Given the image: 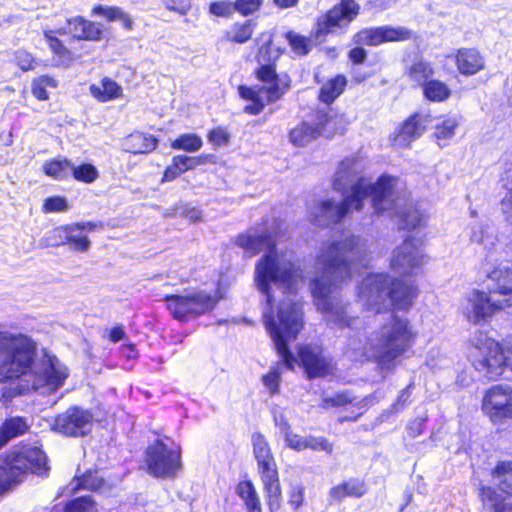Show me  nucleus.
I'll list each match as a JSON object with an SVG mask.
<instances>
[{
	"instance_id": "1",
	"label": "nucleus",
	"mask_w": 512,
	"mask_h": 512,
	"mask_svg": "<svg viewBox=\"0 0 512 512\" xmlns=\"http://www.w3.org/2000/svg\"><path fill=\"white\" fill-rule=\"evenodd\" d=\"M278 232L273 228L271 232L261 229L250 230L241 234L236 239V244L242 248L246 255L252 257L260 251L265 254L257 261L254 271V281L260 293L266 297V307L263 316L266 328L273 340L275 348L283 363L288 369H293L297 362L288 351L287 344L296 339L303 327L302 310L299 304L294 302L282 303L277 317L270 313L272 303L271 286L291 294L302 283V273L292 261V255L276 244Z\"/></svg>"
},
{
	"instance_id": "2",
	"label": "nucleus",
	"mask_w": 512,
	"mask_h": 512,
	"mask_svg": "<svg viewBox=\"0 0 512 512\" xmlns=\"http://www.w3.org/2000/svg\"><path fill=\"white\" fill-rule=\"evenodd\" d=\"M367 261L366 243L359 237L329 240L320 247L314 264L316 275L310 286L318 310L332 328L359 329L361 321L348 317L336 290Z\"/></svg>"
},
{
	"instance_id": "3",
	"label": "nucleus",
	"mask_w": 512,
	"mask_h": 512,
	"mask_svg": "<svg viewBox=\"0 0 512 512\" xmlns=\"http://www.w3.org/2000/svg\"><path fill=\"white\" fill-rule=\"evenodd\" d=\"M35 356L36 343L30 337L0 331V381L17 380L2 389L5 401L32 391L54 392L63 386L67 367L54 355L44 353L40 359Z\"/></svg>"
},
{
	"instance_id": "4",
	"label": "nucleus",
	"mask_w": 512,
	"mask_h": 512,
	"mask_svg": "<svg viewBox=\"0 0 512 512\" xmlns=\"http://www.w3.org/2000/svg\"><path fill=\"white\" fill-rule=\"evenodd\" d=\"M370 200L377 213L388 212L401 218L402 229H415L426 222V215L412 205H407V199L398 178L382 176L371 186L365 180L353 187V193L346 199L345 206H335L329 203L319 208L323 215L331 220L346 216L352 209L360 211L364 202Z\"/></svg>"
},
{
	"instance_id": "5",
	"label": "nucleus",
	"mask_w": 512,
	"mask_h": 512,
	"mask_svg": "<svg viewBox=\"0 0 512 512\" xmlns=\"http://www.w3.org/2000/svg\"><path fill=\"white\" fill-rule=\"evenodd\" d=\"M417 333L406 318L391 316L379 332L366 339L349 337L348 349L355 360L374 359L385 365L408 351Z\"/></svg>"
},
{
	"instance_id": "6",
	"label": "nucleus",
	"mask_w": 512,
	"mask_h": 512,
	"mask_svg": "<svg viewBox=\"0 0 512 512\" xmlns=\"http://www.w3.org/2000/svg\"><path fill=\"white\" fill-rule=\"evenodd\" d=\"M271 37L270 33L261 35L265 43L260 46L257 55L260 67L256 71V77L262 85L258 88L240 86L238 89L240 96L250 102L244 111L251 115L261 113L267 104L279 100L289 87L286 78L279 77L275 71L273 62L280 56V50L272 49Z\"/></svg>"
},
{
	"instance_id": "7",
	"label": "nucleus",
	"mask_w": 512,
	"mask_h": 512,
	"mask_svg": "<svg viewBox=\"0 0 512 512\" xmlns=\"http://www.w3.org/2000/svg\"><path fill=\"white\" fill-rule=\"evenodd\" d=\"M415 288L401 281H392L384 273L370 274L359 287L358 298L367 310L379 313L394 306L405 309L415 297Z\"/></svg>"
},
{
	"instance_id": "8",
	"label": "nucleus",
	"mask_w": 512,
	"mask_h": 512,
	"mask_svg": "<svg viewBox=\"0 0 512 512\" xmlns=\"http://www.w3.org/2000/svg\"><path fill=\"white\" fill-rule=\"evenodd\" d=\"M468 359L475 370L489 380L508 378L506 373L512 372V351L482 331L470 339Z\"/></svg>"
},
{
	"instance_id": "9",
	"label": "nucleus",
	"mask_w": 512,
	"mask_h": 512,
	"mask_svg": "<svg viewBox=\"0 0 512 512\" xmlns=\"http://www.w3.org/2000/svg\"><path fill=\"white\" fill-rule=\"evenodd\" d=\"M28 471L42 475L48 471L47 457L38 447L29 446L12 451L0 465V494L12 483L22 480Z\"/></svg>"
},
{
	"instance_id": "10",
	"label": "nucleus",
	"mask_w": 512,
	"mask_h": 512,
	"mask_svg": "<svg viewBox=\"0 0 512 512\" xmlns=\"http://www.w3.org/2000/svg\"><path fill=\"white\" fill-rule=\"evenodd\" d=\"M251 442L253 454L257 461L258 472L266 492L267 504L270 511L274 512L279 509L281 498L277 465L270 445L264 435L258 432L253 433Z\"/></svg>"
},
{
	"instance_id": "11",
	"label": "nucleus",
	"mask_w": 512,
	"mask_h": 512,
	"mask_svg": "<svg viewBox=\"0 0 512 512\" xmlns=\"http://www.w3.org/2000/svg\"><path fill=\"white\" fill-rule=\"evenodd\" d=\"M363 168L364 165L362 161L355 157L347 158L341 161L334 174L333 186L334 189L337 191H344L347 188V186L351 184L352 186L350 193L345 196L344 200L341 203H335L334 201L327 199L315 202L314 204L310 205L308 208V215L310 221L314 222L319 226H324L330 223H336L340 221L343 217L335 221L328 219L323 215L324 213L321 211L319 207L324 203H329L335 206H345L346 199L353 193V187L356 186L362 180H365L366 183H368L371 186L375 185L376 182L371 183L369 180L365 178H359L355 183H353L357 176L362 172Z\"/></svg>"
},
{
	"instance_id": "12",
	"label": "nucleus",
	"mask_w": 512,
	"mask_h": 512,
	"mask_svg": "<svg viewBox=\"0 0 512 512\" xmlns=\"http://www.w3.org/2000/svg\"><path fill=\"white\" fill-rule=\"evenodd\" d=\"M219 301L216 293L204 290L189 291L182 295L166 298L167 308L174 318L187 321L190 318L212 311Z\"/></svg>"
},
{
	"instance_id": "13",
	"label": "nucleus",
	"mask_w": 512,
	"mask_h": 512,
	"mask_svg": "<svg viewBox=\"0 0 512 512\" xmlns=\"http://www.w3.org/2000/svg\"><path fill=\"white\" fill-rule=\"evenodd\" d=\"M145 463L154 477H174L181 469L180 447L172 441L157 440L147 448Z\"/></svg>"
},
{
	"instance_id": "14",
	"label": "nucleus",
	"mask_w": 512,
	"mask_h": 512,
	"mask_svg": "<svg viewBox=\"0 0 512 512\" xmlns=\"http://www.w3.org/2000/svg\"><path fill=\"white\" fill-rule=\"evenodd\" d=\"M482 410L494 425L512 420V387L507 384L490 387L483 396Z\"/></svg>"
},
{
	"instance_id": "15",
	"label": "nucleus",
	"mask_w": 512,
	"mask_h": 512,
	"mask_svg": "<svg viewBox=\"0 0 512 512\" xmlns=\"http://www.w3.org/2000/svg\"><path fill=\"white\" fill-rule=\"evenodd\" d=\"M504 309L500 300L481 290L469 292L462 304L461 312L466 320L474 325L487 323L498 311Z\"/></svg>"
},
{
	"instance_id": "16",
	"label": "nucleus",
	"mask_w": 512,
	"mask_h": 512,
	"mask_svg": "<svg viewBox=\"0 0 512 512\" xmlns=\"http://www.w3.org/2000/svg\"><path fill=\"white\" fill-rule=\"evenodd\" d=\"M359 6L354 0H341L325 15L320 17L315 30V37L320 39L329 33H334L337 29H342L356 17Z\"/></svg>"
},
{
	"instance_id": "17",
	"label": "nucleus",
	"mask_w": 512,
	"mask_h": 512,
	"mask_svg": "<svg viewBox=\"0 0 512 512\" xmlns=\"http://www.w3.org/2000/svg\"><path fill=\"white\" fill-rule=\"evenodd\" d=\"M93 415L79 407H71L58 415L53 423L55 431L72 437L85 436L92 430Z\"/></svg>"
},
{
	"instance_id": "18",
	"label": "nucleus",
	"mask_w": 512,
	"mask_h": 512,
	"mask_svg": "<svg viewBox=\"0 0 512 512\" xmlns=\"http://www.w3.org/2000/svg\"><path fill=\"white\" fill-rule=\"evenodd\" d=\"M425 263V255L419 244L405 240L392 254L391 269L399 275H411Z\"/></svg>"
},
{
	"instance_id": "19",
	"label": "nucleus",
	"mask_w": 512,
	"mask_h": 512,
	"mask_svg": "<svg viewBox=\"0 0 512 512\" xmlns=\"http://www.w3.org/2000/svg\"><path fill=\"white\" fill-rule=\"evenodd\" d=\"M412 32L405 27L381 26L363 29L354 36L355 44L377 46L385 42L405 41Z\"/></svg>"
},
{
	"instance_id": "20",
	"label": "nucleus",
	"mask_w": 512,
	"mask_h": 512,
	"mask_svg": "<svg viewBox=\"0 0 512 512\" xmlns=\"http://www.w3.org/2000/svg\"><path fill=\"white\" fill-rule=\"evenodd\" d=\"M301 364L308 377H325L334 371L332 360L322 354L318 346H304L299 350Z\"/></svg>"
},
{
	"instance_id": "21",
	"label": "nucleus",
	"mask_w": 512,
	"mask_h": 512,
	"mask_svg": "<svg viewBox=\"0 0 512 512\" xmlns=\"http://www.w3.org/2000/svg\"><path fill=\"white\" fill-rule=\"evenodd\" d=\"M497 265L487 271V277L494 283L493 292L504 296L500 300L505 307L512 306V262H497Z\"/></svg>"
},
{
	"instance_id": "22",
	"label": "nucleus",
	"mask_w": 512,
	"mask_h": 512,
	"mask_svg": "<svg viewBox=\"0 0 512 512\" xmlns=\"http://www.w3.org/2000/svg\"><path fill=\"white\" fill-rule=\"evenodd\" d=\"M429 123L430 120L427 115L415 114L409 117L398 130L395 136V144L401 147L409 146L411 142L423 134Z\"/></svg>"
},
{
	"instance_id": "23",
	"label": "nucleus",
	"mask_w": 512,
	"mask_h": 512,
	"mask_svg": "<svg viewBox=\"0 0 512 512\" xmlns=\"http://www.w3.org/2000/svg\"><path fill=\"white\" fill-rule=\"evenodd\" d=\"M367 490L363 479L351 477L333 486L329 490V498L336 502H341L346 497L361 498L367 493Z\"/></svg>"
},
{
	"instance_id": "24",
	"label": "nucleus",
	"mask_w": 512,
	"mask_h": 512,
	"mask_svg": "<svg viewBox=\"0 0 512 512\" xmlns=\"http://www.w3.org/2000/svg\"><path fill=\"white\" fill-rule=\"evenodd\" d=\"M500 181L507 191L501 200V210L507 223L512 225V154H507L503 160V171Z\"/></svg>"
},
{
	"instance_id": "25",
	"label": "nucleus",
	"mask_w": 512,
	"mask_h": 512,
	"mask_svg": "<svg viewBox=\"0 0 512 512\" xmlns=\"http://www.w3.org/2000/svg\"><path fill=\"white\" fill-rule=\"evenodd\" d=\"M96 228L97 224L93 222L69 224L67 243L70 244L72 249L75 251L82 253L88 251L91 246V242L83 233L94 231Z\"/></svg>"
},
{
	"instance_id": "26",
	"label": "nucleus",
	"mask_w": 512,
	"mask_h": 512,
	"mask_svg": "<svg viewBox=\"0 0 512 512\" xmlns=\"http://www.w3.org/2000/svg\"><path fill=\"white\" fill-rule=\"evenodd\" d=\"M456 65L463 75H474L484 68L482 55L475 49H460L456 54Z\"/></svg>"
},
{
	"instance_id": "27",
	"label": "nucleus",
	"mask_w": 512,
	"mask_h": 512,
	"mask_svg": "<svg viewBox=\"0 0 512 512\" xmlns=\"http://www.w3.org/2000/svg\"><path fill=\"white\" fill-rule=\"evenodd\" d=\"M157 145V138L142 132H134L122 142L123 149L133 154L149 153L155 150Z\"/></svg>"
},
{
	"instance_id": "28",
	"label": "nucleus",
	"mask_w": 512,
	"mask_h": 512,
	"mask_svg": "<svg viewBox=\"0 0 512 512\" xmlns=\"http://www.w3.org/2000/svg\"><path fill=\"white\" fill-rule=\"evenodd\" d=\"M91 95L100 102H108L122 96L121 86L109 78H103L100 82L91 84Z\"/></svg>"
},
{
	"instance_id": "29",
	"label": "nucleus",
	"mask_w": 512,
	"mask_h": 512,
	"mask_svg": "<svg viewBox=\"0 0 512 512\" xmlns=\"http://www.w3.org/2000/svg\"><path fill=\"white\" fill-rule=\"evenodd\" d=\"M491 476L501 491L512 496V460L499 461Z\"/></svg>"
},
{
	"instance_id": "30",
	"label": "nucleus",
	"mask_w": 512,
	"mask_h": 512,
	"mask_svg": "<svg viewBox=\"0 0 512 512\" xmlns=\"http://www.w3.org/2000/svg\"><path fill=\"white\" fill-rule=\"evenodd\" d=\"M481 499L487 512H512V503L505 502L502 496L491 487L481 489Z\"/></svg>"
},
{
	"instance_id": "31",
	"label": "nucleus",
	"mask_w": 512,
	"mask_h": 512,
	"mask_svg": "<svg viewBox=\"0 0 512 512\" xmlns=\"http://www.w3.org/2000/svg\"><path fill=\"white\" fill-rule=\"evenodd\" d=\"M254 28L255 24L251 20L235 22L225 31L224 40L236 44H244L250 40Z\"/></svg>"
},
{
	"instance_id": "32",
	"label": "nucleus",
	"mask_w": 512,
	"mask_h": 512,
	"mask_svg": "<svg viewBox=\"0 0 512 512\" xmlns=\"http://www.w3.org/2000/svg\"><path fill=\"white\" fill-rule=\"evenodd\" d=\"M27 429L28 424L23 418L7 419L0 428V449L12 438L23 435Z\"/></svg>"
},
{
	"instance_id": "33",
	"label": "nucleus",
	"mask_w": 512,
	"mask_h": 512,
	"mask_svg": "<svg viewBox=\"0 0 512 512\" xmlns=\"http://www.w3.org/2000/svg\"><path fill=\"white\" fill-rule=\"evenodd\" d=\"M319 136L316 125L308 124L303 122L297 125L290 131L289 138L290 141L299 147H303L311 143Z\"/></svg>"
},
{
	"instance_id": "34",
	"label": "nucleus",
	"mask_w": 512,
	"mask_h": 512,
	"mask_svg": "<svg viewBox=\"0 0 512 512\" xmlns=\"http://www.w3.org/2000/svg\"><path fill=\"white\" fill-rule=\"evenodd\" d=\"M340 123L341 118L328 111H318L315 116V125L318 130V134L325 137L333 136L338 131V124Z\"/></svg>"
},
{
	"instance_id": "35",
	"label": "nucleus",
	"mask_w": 512,
	"mask_h": 512,
	"mask_svg": "<svg viewBox=\"0 0 512 512\" xmlns=\"http://www.w3.org/2000/svg\"><path fill=\"white\" fill-rule=\"evenodd\" d=\"M345 86L346 78L337 75L321 87L319 99L326 104H330L344 91Z\"/></svg>"
},
{
	"instance_id": "36",
	"label": "nucleus",
	"mask_w": 512,
	"mask_h": 512,
	"mask_svg": "<svg viewBox=\"0 0 512 512\" xmlns=\"http://www.w3.org/2000/svg\"><path fill=\"white\" fill-rule=\"evenodd\" d=\"M55 31H44V37L52 52L58 57L57 65L69 66L73 61V54L54 36Z\"/></svg>"
},
{
	"instance_id": "37",
	"label": "nucleus",
	"mask_w": 512,
	"mask_h": 512,
	"mask_svg": "<svg viewBox=\"0 0 512 512\" xmlns=\"http://www.w3.org/2000/svg\"><path fill=\"white\" fill-rule=\"evenodd\" d=\"M460 124V118L457 116H449L444 118L435 126V137L439 145L444 146L454 137L455 130Z\"/></svg>"
},
{
	"instance_id": "38",
	"label": "nucleus",
	"mask_w": 512,
	"mask_h": 512,
	"mask_svg": "<svg viewBox=\"0 0 512 512\" xmlns=\"http://www.w3.org/2000/svg\"><path fill=\"white\" fill-rule=\"evenodd\" d=\"M71 164L66 158L54 159L44 163L43 171L54 179H66L71 172Z\"/></svg>"
},
{
	"instance_id": "39",
	"label": "nucleus",
	"mask_w": 512,
	"mask_h": 512,
	"mask_svg": "<svg viewBox=\"0 0 512 512\" xmlns=\"http://www.w3.org/2000/svg\"><path fill=\"white\" fill-rule=\"evenodd\" d=\"M407 75L416 84L425 85L427 79L433 75V69L429 63L419 60L409 67Z\"/></svg>"
},
{
	"instance_id": "40",
	"label": "nucleus",
	"mask_w": 512,
	"mask_h": 512,
	"mask_svg": "<svg viewBox=\"0 0 512 512\" xmlns=\"http://www.w3.org/2000/svg\"><path fill=\"white\" fill-rule=\"evenodd\" d=\"M424 95L431 101L440 102L449 97L450 90L445 83L438 80H431L424 85Z\"/></svg>"
},
{
	"instance_id": "41",
	"label": "nucleus",
	"mask_w": 512,
	"mask_h": 512,
	"mask_svg": "<svg viewBox=\"0 0 512 512\" xmlns=\"http://www.w3.org/2000/svg\"><path fill=\"white\" fill-rule=\"evenodd\" d=\"M203 145L202 139L196 134H183L176 138L171 147L175 150H183L186 152H197Z\"/></svg>"
},
{
	"instance_id": "42",
	"label": "nucleus",
	"mask_w": 512,
	"mask_h": 512,
	"mask_svg": "<svg viewBox=\"0 0 512 512\" xmlns=\"http://www.w3.org/2000/svg\"><path fill=\"white\" fill-rule=\"evenodd\" d=\"M56 87L57 81L54 78L47 75H42L32 81L31 91L34 97H36L38 100L44 101L49 98L47 88Z\"/></svg>"
},
{
	"instance_id": "43",
	"label": "nucleus",
	"mask_w": 512,
	"mask_h": 512,
	"mask_svg": "<svg viewBox=\"0 0 512 512\" xmlns=\"http://www.w3.org/2000/svg\"><path fill=\"white\" fill-rule=\"evenodd\" d=\"M73 177L77 181L92 183L94 182L98 176V170L92 164H82L79 166H74L71 164V172Z\"/></svg>"
},
{
	"instance_id": "44",
	"label": "nucleus",
	"mask_w": 512,
	"mask_h": 512,
	"mask_svg": "<svg viewBox=\"0 0 512 512\" xmlns=\"http://www.w3.org/2000/svg\"><path fill=\"white\" fill-rule=\"evenodd\" d=\"M286 39L292 51L297 55H306L311 49V41L293 31L286 34Z\"/></svg>"
},
{
	"instance_id": "45",
	"label": "nucleus",
	"mask_w": 512,
	"mask_h": 512,
	"mask_svg": "<svg viewBox=\"0 0 512 512\" xmlns=\"http://www.w3.org/2000/svg\"><path fill=\"white\" fill-rule=\"evenodd\" d=\"M84 23V18L81 16H77L71 19H68L66 22V27L58 28L55 30L57 34L65 35L71 34L74 38L78 40H82L83 28L82 25Z\"/></svg>"
},
{
	"instance_id": "46",
	"label": "nucleus",
	"mask_w": 512,
	"mask_h": 512,
	"mask_svg": "<svg viewBox=\"0 0 512 512\" xmlns=\"http://www.w3.org/2000/svg\"><path fill=\"white\" fill-rule=\"evenodd\" d=\"M103 483V479L100 478L96 472H89L88 474L83 475L82 478L72 482L70 485H73L71 490H75L80 486L89 490H98L102 487Z\"/></svg>"
},
{
	"instance_id": "47",
	"label": "nucleus",
	"mask_w": 512,
	"mask_h": 512,
	"mask_svg": "<svg viewBox=\"0 0 512 512\" xmlns=\"http://www.w3.org/2000/svg\"><path fill=\"white\" fill-rule=\"evenodd\" d=\"M281 380V365L273 366L270 371L262 377L263 385L269 390L271 394H276L279 391Z\"/></svg>"
},
{
	"instance_id": "48",
	"label": "nucleus",
	"mask_w": 512,
	"mask_h": 512,
	"mask_svg": "<svg viewBox=\"0 0 512 512\" xmlns=\"http://www.w3.org/2000/svg\"><path fill=\"white\" fill-rule=\"evenodd\" d=\"M65 512H98L94 500L90 496L71 501Z\"/></svg>"
},
{
	"instance_id": "49",
	"label": "nucleus",
	"mask_w": 512,
	"mask_h": 512,
	"mask_svg": "<svg viewBox=\"0 0 512 512\" xmlns=\"http://www.w3.org/2000/svg\"><path fill=\"white\" fill-rule=\"evenodd\" d=\"M209 12L217 17L230 18L235 11V3L230 1H215L209 5Z\"/></svg>"
},
{
	"instance_id": "50",
	"label": "nucleus",
	"mask_w": 512,
	"mask_h": 512,
	"mask_svg": "<svg viewBox=\"0 0 512 512\" xmlns=\"http://www.w3.org/2000/svg\"><path fill=\"white\" fill-rule=\"evenodd\" d=\"M69 225L59 226L51 230L45 240L46 244L50 246H59L67 243Z\"/></svg>"
},
{
	"instance_id": "51",
	"label": "nucleus",
	"mask_w": 512,
	"mask_h": 512,
	"mask_svg": "<svg viewBox=\"0 0 512 512\" xmlns=\"http://www.w3.org/2000/svg\"><path fill=\"white\" fill-rule=\"evenodd\" d=\"M82 28L84 29L82 40L99 41L101 39L103 34L102 24L84 19Z\"/></svg>"
},
{
	"instance_id": "52",
	"label": "nucleus",
	"mask_w": 512,
	"mask_h": 512,
	"mask_svg": "<svg viewBox=\"0 0 512 512\" xmlns=\"http://www.w3.org/2000/svg\"><path fill=\"white\" fill-rule=\"evenodd\" d=\"M69 209V205L65 198L56 196L49 197L44 201L43 211L45 213L64 212Z\"/></svg>"
},
{
	"instance_id": "53",
	"label": "nucleus",
	"mask_w": 512,
	"mask_h": 512,
	"mask_svg": "<svg viewBox=\"0 0 512 512\" xmlns=\"http://www.w3.org/2000/svg\"><path fill=\"white\" fill-rule=\"evenodd\" d=\"M234 3L236 12L248 16L259 10L263 0H235Z\"/></svg>"
},
{
	"instance_id": "54",
	"label": "nucleus",
	"mask_w": 512,
	"mask_h": 512,
	"mask_svg": "<svg viewBox=\"0 0 512 512\" xmlns=\"http://www.w3.org/2000/svg\"><path fill=\"white\" fill-rule=\"evenodd\" d=\"M354 398L350 396L348 392H338L331 397H324L323 406L328 407H339L344 406L346 404H351Z\"/></svg>"
},
{
	"instance_id": "55",
	"label": "nucleus",
	"mask_w": 512,
	"mask_h": 512,
	"mask_svg": "<svg viewBox=\"0 0 512 512\" xmlns=\"http://www.w3.org/2000/svg\"><path fill=\"white\" fill-rule=\"evenodd\" d=\"M307 448L314 451L333 452V445L324 437L307 436Z\"/></svg>"
},
{
	"instance_id": "56",
	"label": "nucleus",
	"mask_w": 512,
	"mask_h": 512,
	"mask_svg": "<svg viewBox=\"0 0 512 512\" xmlns=\"http://www.w3.org/2000/svg\"><path fill=\"white\" fill-rule=\"evenodd\" d=\"M122 9L119 7L97 5L92 9V14L103 16L108 21H118Z\"/></svg>"
},
{
	"instance_id": "57",
	"label": "nucleus",
	"mask_w": 512,
	"mask_h": 512,
	"mask_svg": "<svg viewBox=\"0 0 512 512\" xmlns=\"http://www.w3.org/2000/svg\"><path fill=\"white\" fill-rule=\"evenodd\" d=\"M201 163L198 158H190L184 155H177L173 157L172 164L180 171V173H184L185 171L194 168L196 165Z\"/></svg>"
},
{
	"instance_id": "58",
	"label": "nucleus",
	"mask_w": 512,
	"mask_h": 512,
	"mask_svg": "<svg viewBox=\"0 0 512 512\" xmlns=\"http://www.w3.org/2000/svg\"><path fill=\"white\" fill-rule=\"evenodd\" d=\"M272 415L276 427L280 429L283 435H286L287 432L291 431V426L283 409L279 407L273 408Z\"/></svg>"
},
{
	"instance_id": "59",
	"label": "nucleus",
	"mask_w": 512,
	"mask_h": 512,
	"mask_svg": "<svg viewBox=\"0 0 512 512\" xmlns=\"http://www.w3.org/2000/svg\"><path fill=\"white\" fill-rule=\"evenodd\" d=\"M284 438L287 446L293 450L302 451L307 449V437H302L289 431L284 435Z\"/></svg>"
},
{
	"instance_id": "60",
	"label": "nucleus",
	"mask_w": 512,
	"mask_h": 512,
	"mask_svg": "<svg viewBox=\"0 0 512 512\" xmlns=\"http://www.w3.org/2000/svg\"><path fill=\"white\" fill-rule=\"evenodd\" d=\"M15 62L22 71H29L34 68V58L27 51H17Z\"/></svg>"
},
{
	"instance_id": "61",
	"label": "nucleus",
	"mask_w": 512,
	"mask_h": 512,
	"mask_svg": "<svg viewBox=\"0 0 512 512\" xmlns=\"http://www.w3.org/2000/svg\"><path fill=\"white\" fill-rule=\"evenodd\" d=\"M236 493L238 496L244 501H248L252 496H254L257 492L255 487L250 481H241L236 488Z\"/></svg>"
},
{
	"instance_id": "62",
	"label": "nucleus",
	"mask_w": 512,
	"mask_h": 512,
	"mask_svg": "<svg viewBox=\"0 0 512 512\" xmlns=\"http://www.w3.org/2000/svg\"><path fill=\"white\" fill-rule=\"evenodd\" d=\"M208 139L210 142H212L216 146H221L223 144H226L229 140L228 133L221 128H217L212 130L209 135Z\"/></svg>"
},
{
	"instance_id": "63",
	"label": "nucleus",
	"mask_w": 512,
	"mask_h": 512,
	"mask_svg": "<svg viewBox=\"0 0 512 512\" xmlns=\"http://www.w3.org/2000/svg\"><path fill=\"white\" fill-rule=\"evenodd\" d=\"M162 1L168 10L177 12L181 15H185L189 10V7L187 5H182L179 2V0H162Z\"/></svg>"
},
{
	"instance_id": "64",
	"label": "nucleus",
	"mask_w": 512,
	"mask_h": 512,
	"mask_svg": "<svg viewBox=\"0 0 512 512\" xmlns=\"http://www.w3.org/2000/svg\"><path fill=\"white\" fill-rule=\"evenodd\" d=\"M290 504L295 508H299L303 503V488L294 487L290 492Z\"/></svg>"
}]
</instances>
